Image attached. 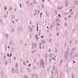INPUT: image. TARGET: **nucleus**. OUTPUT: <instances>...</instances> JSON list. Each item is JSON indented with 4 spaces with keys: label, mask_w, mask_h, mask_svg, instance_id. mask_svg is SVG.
<instances>
[{
    "label": "nucleus",
    "mask_w": 78,
    "mask_h": 78,
    "mask_svg": "<svg viewBox=\"0 0 78 78\" xmlns=\"http://www.w3.org/2000/svg\"><path fill=\"white\" fill-rule=\"evenodd\" d=\"M7 16H6V15L4 14L3 15V16L2 17V18H7Z\"/></svg>",
    "instance_id": "nucleus-12"
},
{
    "label": "nucleus",
    "mask_w": 78,
    "mask_h": 78,
    "mask_svg": "<svg viewBox=\"0 0 78 78\" xmlns=\"http://www.w3.org/2000/svg\"><path fill=\"white\" fill-rule=\"evenodd\" d=\"M53 56V54L52 53H50L49 54V57L50 58H51Z\"/></svg>",
    "instance_id": "nucleus-8"
},
{
    "label": "nucleus",
    "mask_w": 78,
    "mask_h": 78,
    "mask_svg": "<svg viewBox=\"0 0 78 78\" xmlns=\"http://www.w3.org/2000/svg\"><path fill=\"white\" fill-rule=\"evenodd\" d=\"M73 58H74V56L73 55L71 58V59H73Z\"/></svg>",
    "instance_id": "nucleus-38"
},
{
    "label": "nucleus",
    "mask_w": 78,
    "mask_h": 78,
    "mask_svg": "<svg viewBox=\"0 0 78 78\" xmlns=\"http://www.w3.org/2000/svg\"><path fill=\"white\" fill-rule=\"evenodd\" d=\"M16 70L17 73H19V72H18V69H17V68L16 69Z\"/></svg>",
    "instance_id": "nucleus-32"
},
{
    "label": "nucleus",
    "mask_w": 78,
    "mask_h": 78,
    "mask_svg": "<svg viewBox=\"0 0 78 78\" xmlns=\"http://www.w3.org/2000/svg\"><path fill=\"white\" fill-rule=\"evenodd\" d=\"M35 38H36V41H38V39H39V37L37 36V34H35Z\"/></svg>",
    "instance_id": "nucleus-7"
},
{
    "label": "nucleus",
    "mask_w": 78,
    "mask_h": 78,
    "mask_svg": "<svg viewBox=\"0 0 78 78\" xmlns=\"http://www.w3.org/2000/svg\"><path fill=\"white\" fill-rule=\"evenodd\" d=\"M73 52H71V54L70 55V57H71V56H72V55H73Z\"/></svg>",
    "instance_id": "nucleus-20"
},
{
    "label": "nucleus",
    "mask_w": 78,
    "mask_h": 78,
    "mask_svg": "<svg viewBox=\"0 0 78 78\" xmlns=\"http://www.w3.org/2000/svg\"><path fill=\"white\" fill-rule=\"evenodd\" d=\"M9 44L10 45H12V40H11L10 41Z\"/></svg>",
    "instance_id": "nucleus-13"
},
{
    "label": "nucleus",
    "mask_w": 78,
    "mask_h": 78,
    "mask_svg": "<svg viewBox=\"0 0 78 78\" xmlns=\"http://www.w3.org/2000/svg\"><path fill=\"white\" fill-rule=\"evenodd\" d=\"M36 51V50H34L32 51V53H34V52Z\"/></svg>",
    "instance_id": "nucleus-30"
},
{
    "label": "nucleus",
    "mask_w": 78,
    "mask_h": 78,
    "mask_svg": "<svg viewBox=\"0 0 78 78\" xmlns=\"http://www.w3.org/2000/svg\"><path fill=\"white\" fill-rule=\"evenodd\" d=\"M5 50H7V45H6V44H5Z\"/></svg>",
    "instance_id": "nucleus-10"
},
{
    "label": "nucleus",
    "mask_w": 78,
    "mask_h": 78,
    "mask_svg": "<svg viewBox=\"0 0 78 78\" xmlns=\"http://www.w3.org/2000/svg\"><path fill=\"white\" fill-rule=\"evenodd\" d=\"M64 20H67V17H65L64 18Z\"/></svg>",
    "instance_id": "nucleus-56"
},
{
    "label": "nucleus",
    "mask_w": 78,
    "mask_h": 78,
    "mask_svg": "<svg viewBox=\"0 0 78 78\" xmlns=\"http://www.w3.org/2000/svg\"><path fill=\"white\" fill-rule=\"evenodd\" d=\"M56 68V66H54L52 67V70H55V69Z\"/></svg>",
    "instance_id": "nucleus-19"
},
{
    "label": "nucleus",
    "mask_w": 78,
    "mask_h": 78,
    "mask_svg": "<svg viewBox=\"0 0 78 78\" xmlns=\"http://www.w3.org/2000/svg\"><path fill=\"white\" fill-rule=\"evenodd\" d=\"M12 51H15V49L14 47L12 48Z\"/></svg>",
    "instance_id": "nucleus-21"
},
{
    "label": "nucleus",
    "mask_w": 78,
    "mask_h": 78,
    "mask_svg": "<svg viewBox=\"0 0 78 78\" xmlns=\"http://www.w3.org/2000/svg\"><path fill=\"white\" fill-rule=\"evenodd\" d=\"M75 48H73L72 49V51H75Z\"/></svg>",
    "instance_id": "nucleus-24"
},
{
    "label": "nucleus",
    "mask_w": 78,
    "mask_h": 78,
    "mask_svg": "<svg viewBox=\"0 0 78 78\" xmlns=\"http://www.w3.org/2000/svg\"><path fill=\"white\" fill-rule=\"evenodd\" d=\"M36 78H38V74H37L36 75Z\"/></svg>",
    "instance_id": "nucleus-60"
},
{
    "label": "nucleus",
    "mask_w": 78,
    "mask_h": 78,
    "mask_svg": "<svg viewBox=\"0 0 78 78\" xmlns=\"http://www.w3.org/2000/svg\"><path fill=\"white\" fill-rule=\"evenodd\" d=\"M37 10H36L35 11V13H36V14H37Z\"/></svg>",
    "instance_id": "nucleus-64"
},
{
    "label": "nucleus",
    "mask_w": 78,
    "mask_h": 78,
    "mask_svg": "<svg viewBox=\"0 0 78 78\" xmlns=\"http://www.w3.org/2000/svg\"><path fill=\"white\" fill-rule=\"evenodd\" d=\"M11 70L12 73H15V72H16V70H15V69L14 68H12V69Z\"/></svg>",
    "instance_id": "nucleus-4"
},
{
    "label": "nucleus",
    "mask_w": 78,
    "mask_h": 78,
    "mask_svg": "<svg viewBox=\"0 0 78 78\" xmlns=\"http://www.w3.org/2000/svg\"><path fill=\"white\" fill-rule=\"evenodd\" d=\"M12 56V53H10L9 57L11 58Z\"/></svg>",
    "instance_id": "nucleus-36"
},
{
    "label": "nucleus",
    "mask_w": 78,
    "mask_h": 78,
    "mask_svg": "<svg viewBox=\"0 0 78 78\" xmlns=\"http://www.w3.org/2000/svg\"><path fill=\"white\" fill-rule=\"evenodd\" d=\"M33 3H34V4H36V1L35 0H34L33 1Z\"/></svg>",
    "instance_id": "nucleus-33"
},
{
    "label": "nucleus",
    "mask_w": 78,
    "mask_h": 78,
    "mask_svg": "<svg viewBox=\"0 0 78 78\" xmlns=\"http://www.w3.org/2000/svg\"><path fill=\"white\" fill-rule=\"evenodd\" d=\"M27 70L28 72H30V69H28Z\"/></svg>",
    "instance_id": "nucleus-43"
},
{
    "label": "nucleus",
    "mask_w": 78,
    "mask_h": 78,
    "mask_svg": "<svg viewBox=\"0 0 78 78\" xmlns=\"http://www.w3.org/2000/svg\"><path fill=\"white\" fill-rule=\"evenodd\" d=\"M4 60H5V59L6 58V55H4Z\"/></svg>",
    "instance_id": "nucleus-44"
},
{
    "label": "nucleus",
    "mask_w": 78,
    "mask_h": 78,
    "mask_svg": "<svg viewBox=\"0 0 78 78\" xmlns=\"http://www.w3.org/2000/svg\"><path fill=\"white\" fill-rule=\"evenodd\" d=\"M28 77L26 76H25L24 77V78H28Z\"/></svg>",
    "instance_id": "nucleus-54"
},
{
    "label": "nucleus",
    "mask_w": 78,
    "mask_h": 78,
    "mask_svg": "<svg viewBox=\"0 0 78 78\" xmlns=\"http://www.w3.org/2000/svg\"><path fill=\"white\" fill-rule=\"evenodd\" d=\"M67 34H68V33H67V31H66L65 32V35H66V36H67Z\"/></svg>",
    "instance_id": "nucleus-23"
},
{
    "label": "nucleus",
    "mask_w": 78,
    "mask_h": 78,
    "mask_svg": "<svg viewBox=\"0 0 78 78\" xmlns=\"http://www.w3.org/2000/svg\"><path fill=\"white\" fill-rule=\"evenodd\" d=\"M34 76H35V74H34L32 75V78H34Z\"/></svg>",
    "instance_id": "nucleus-27"
},
{
    "label": "nucleus",
    "mask_w": 78,
    "mask_h": 78,
    "mask_svg": "<svg viewBox=\"0 0 78 78\" xmlns=\"http://www.w3.org/2000/svg\"><path fill=\"white\" fill-rule=\"evenodd\" d=\"M72 17V16L69 15L68 16L69 19H70V17Z\"/></svg>",
    "instance_id": "nucleus-53"
},
{
    "label": "nucleus",
    "mask_w": 78,
    "mask_h": 78,
    "mask_svg": "<svg viewBox=\"0 0 78 78\" xmlns=\"http://www.w3.org/2000/svg\"><path fill=\"white\" fill-rule=\"evenodd\" d=\"M45 58H48V56H47V55L46 54H45Z\"/></svg>",
    "instance_id": "nucleus-35"
},
{
    "label": "nucleus",
    "mask_w": 78,
    "mask_h": 78,
    "mask_svg": "<svg viewBox=\"0 0 78 78\" xmlns=\"http://www.w3.org/2000/svg\"><path fill=\"white\" fill-rule=\"evenodd\" d=\"M59 19L58 18H56V22H59Z\"/></svg>",
    "instance_id": "nucleus-22"
},
{
    "label": "nucleus",
    "mask_w": 78,
    "mask_h": 78,
    "mask_svg": "<svg viewBox=\"0 0 78 78\" xmlns=\"http://www.w3.org/2000/svg\"><path fill=\"white\" fill-rule=\"evenodd\" d=\"M36 45H37V44H36V43H35L34 44V45L35 47H36Z\"/></svg>",
    "instance_id": "nucleus-62"
},
{
    "label": "nucleus",
    "mask_w": 78,
    "mask_h": 78,
    "mask_svg": "<svg viewBox=\"0 0 78 78\" xmlns=\"http://www.w3.org/2000/svg\"><path fill=\"white\" fill-rule=\"evenodd\" d=\"M69 14V13H66L65 12L63 13L64 16H66V15H67V14Z\"/></svg>",
    "instance_id": "nucleus-18"
},
{
    "label": "nucleus",
    "mask_w": 78,
    "mask_h": 78,
    "mask_svg": "<svg viewBox=\"0 0 78 78\" xmlns=\"http://www.w3.org/2000/svg\"><path fill=\"white\" fill-rule=\"evenodd\" d=\"M31 28V27L30 26H29L28 27V29L29 31H30V29Z\"/></svg>",
    "instance_id": "nucleus-29"
},
{
    "label": "nucleus",
    "mask_w": 78,
    "mask_h": 78,
    "mask_svg": "<svg viewBox=\"0 0 78 78\" xmlns=\"http://www.w3.org/2000/svg\"><path fill=\"white\" fill-rule=\"evenodd\" d=\"M11 18L12 20L14 19H15V16L14 15H12Z\"/></svg>",
    "instance_id": "nucleus-14"
},
{
    "label": "nucleus",
    "mask_w": 78,
    "mask_h": 78,
    "mask_svg": "<svg viewBox=\"0 0 78 78\" xmlns=\"http://www.w3.org/2000/svg\"><path fill=\"white\" fill-rule=\"evenodd\" d=\"M60 8V9H62L63 8V6H62V5H61V7Z\"/></svg>",
    "instance_id": "nucleus-49"
},
{
    "label": "nucleus",
    "mask_w": 78,
    "mask_h": 78,
    "mask_svg": "<svg viewBox=\"0 0 78 78\" xmlns=\"http://www.w3.org/2000/svg\"><path fill=\"white\" fill-rule=\"evenodd\" d=\"M6 6H5V8H4V9L5 10V11H6Z\"/></svg>",
    "instance_id": "nucleus-58"
},
{
    "label": "nucleus",
    "mask_w": 78,
    "mask_h": 78,
    "mask_svg": "<svg viewBox=\"0 0 78 78\" xmlns=\"http://www.w3.org/2000/svg\"><path fill=\"white\" fill-rule=\"evenodd\" d=\"M7 56L8 57H9V53H7Z\"/></svg>",
    "instance_id": "nucleus-52"
},
{
    "label": "nucleus",
    "mask_w": 78,
    "mask_h": 78,
    "mask_svg": "<svg viewBox=\"0 0 78 78\" xmlns=\"http://www.w3.org/2000/svg\"><path fill=\"white\" fill-rule=\"evenodd\" d=\"M44 40H42V41H41V44H44Z\"/></svg>",
    "instance_id": "nucleus-26"
},
{
    "label": "nucleus",
    "mask_w": 78,
    "mask_h": 78,
    "mask_svg": "<svg viewBox=\"0 0 78 78\" xmlns=\"http://www.w3.org/2000/svg\"><path fill=\"white\" fill-rule=\"evenodd\" d=\"M20 71L21 73H23V70H22V69H20Z\"/></svg>",
    "instance_id": "nucleus-31"
},
{
    "label": "nucleus",
    "mask_w": 78,
    "mask_h": 78,
    "mask_svg": "<svg viewBox=\"0 0 78 78\" xmlns=\"http://www.w3.org/2000/svg\"><path fill=\"white\" fill-rule=\"evenodd\" d=\"M8 62L9 64H11V58H9Z\"/></svg>",
    "instance_id": "nucleus-15"
},
{
    "label": "nucleus",
    "mask_w": 78,
    "mask_h": 78,
    "mask_svg": "<svg viewBox=\"0 0 78 78\" xmlns=\"http://www.w3.org/2000/svg\"><path fill=\"white\" fill-rule=\"evenodd\" d=\"M15 31V29H14V28L13 27L11 30V31L12 33H14V31Z\"/></svg>",
    "instance_id": "nucleus-5"
},
{
    "label": "nucleus",
    "mask_w": 78,
    "mask_h": 78,
    "mask_svg": "<svg viewBox=\"0 0 78 78\" xmlns=\"http://www.w3.org/2000/svg\"><path fill=\"white\" fill-rule=\"evenodd\" d=\"M53 25H55V20H53Z\"/></svg>",
    "instance_id": "nucleus-39"
},
{
    "label": "nucleus",
    "mask_w": 78,
    "mask_h": 78,
    "mask_svg": "<svg viewBox=\"0 0 78 78\" xmlns=\"http://www.w3.org/2000/svg\"><path fill=\"white\" fill-rule=\"evenodd\" d=\"M36 59L35 58L34 59V64H36Z\"/></svg>",
    "instance_id": "nucleus-34"
},
{
    "label": "nucleus",
    "mask_w": 78,
    "mask_h": 78,
    "mask_svg": "<svg viewBox=\"0 0 78 78\" xmlns=\"http://www.w3.org/2000/svg\"><path fill=\"white\" fill-rule=\"evenodd\" d=\"M20 42H21V44H23V42L22 40H20Z\"/></svg>",
    "instance_id": "nucleus-40"
},
{
    "label": "nucleus",
    "mask_w": 78,
    "mask_h": 78,
    "mask_svg": "<svg viewBox=\"0 0 78 78\" xmlns=\"http://www.w3.org/2000/svg\"><path fill=\"white\" fill-rule=\"evenodd\" d=\"M58 9H59V10H61V9L60 7H58Z\"/></svg>",
    "instance_id": "nucleus-50"
},
{
    "label": "nucleus",
    "mask_w": 78,
    "mask_h": 78,
    "mask_svg": "<svg viewBox=\"0 0 78 78\" xmlns=\"http://www.w3.org/2000/svg\"><path fill=\"white\" fill-rule=\"evenodd\" d=\"M5 65H7V64H8V62H5Z\"/></svg>",
    "instance_id": "nucleus-42"
},
{
    "label": "nucleus",
    "mask_w": 78,
    "mask_h": 78,
    "mask_svg": "<svg viewBox=\"0 0 78 78\" xmlns=\"http://www.w3.org/2000/svg\"><path fill=\"white\" fill-rule=\"evenodd\" d=\"M66 72H67V73H69V70H68V69H67L66 70Z\"/></svg>",
    "instance_id": "nucleus-51"
},
{
    "label": "nucleus",
    "mask_w": 78,
    "mask_h": 78,
    "mask_svg": "<svg viewBox=\"0 0 78 78\" xmlns=\"http://www.w3.org/2000/svg\"><path fill=\"white\" fill-rule=\"evenodd\" d=\"M23 65H24V66H25L26 65V64H25V62H23Z\"/></svg>",
    "instance_id": "nucleus-63"
},
{
    "label": "nucleus",
    "mask_w": 78,
    "mask_h": 78,
    "mask_svg": "<svg viewBox=\"0 0 78 78\" xmlns=\"http://www.w3.org/2000/svg\"><path fill=\"white\" fill-rule=\"evenodd\" d=\"M75 3L76 5H78V2L77 1H76L75 2Z\"/></svg>",
    "instance_id": "nucleus-17"
},
{
    "label": "nucleus",
    "mask_w": 78,
    "mask_h": 78,
    "mask_svg": "<svg viewBox=\"0 0 78 78\" xmlns=\"http://www.w3.org/2000/svg\"><path fill=\"white\" fill-rule=\"evenodd\" d=\"M37 66L38 67H39V62H37Z\"/></svg>",
    "instance_id": "nucleus-55"
},
{
    "label": "nucleus",
    "mask_w": 78,
    "mask_h": 78,
    "mask_svg": "<svg viewBox=\"0 0 78 78\" xmlns=\"http://www.w3.org/2000/svg\"><path fill=\"white\" fill-rule=\"evenodd\" d=\"M55 52L57 53V48H55Z\"/></svg>",
    "instance_id": "nucleus-57"
},
{
    "label": "nucleus",
    "mask_w": 78,
    "mask_h": 78,
    "mask_svg": "<svg viewBox=\"0 0 78 78\" xmlns=\"http://www.w3.org/2000/svg\"><path fill=\"white\" fill-rule=\"evenodd\" d=\"M16 10H17V9H16V8H15V9L14 10L15 12H16Z\"/></svg>",
    "instance_id": "nucleus-61"
},
{
    "label": "nucleus",
    "mask_w": 78,
    "mask_h": 78,
    "mask_svg": "<svg viewBox=\"0 0 78 78\" xmlns=\"http://www.w3.org/2000/svg\"><path fill=\"white\" fill-rule=\"evenodd\" d=\"M78 54H74V56H75V57H78Z\"/></svg>",
    "instance_id": "nucleus-25"
},
{
    "label": "nucleus",
    "mask_w": 78,
    "mask_h": 78,
    "mask_svg": "<svg viewBox=\"0 0 78 78\" xmlns=\"http://www.w3.org/2000/svg\"><path fill=\"white\" fill-rule=\"evenodd\" d=\"M62 72H61L60 74V78H61V76H62Z\"/></svg>",
    "instance_id": "nucleus-16"
},
{
    "label": "nucleus",
    "mask_w": 78,
    "mask_h": 78,
    "mask_svg": "<svg viewBox=\"0 0 78 78\" xmlns=\"http://www.w3.org/2000/svg\"><path fill=\"white\" fill-rule=\"evenodd\" d=\"M5 36L6 37L7 39L8 38V37H9V36H8V34H5Z\"/></svg>",
    "instance_id": "nucleus-11"
},
{
    "label": "nucleus",
    "mask_w": 78,
    "mask_h": 78,
    "mask_svg": "<svg viewBox=\"0 0 78 78\" xmlns=\"http://www.w3.org/2000/svg\"><path fill=\"white\" fill-rule=\"evenodd\" d=\"M1 75L2 78H3L4 77V74L3 73L2 71H1Z\"/></svg>",
    "instance_id": "nucleus-6"
},
{
    "label": "nucleus",
    "mask_w": 78,
    "mask_h": 78,
    "mask_svg": "<svg viewBox=\"0 0 78 78\" xmlns=\"http://www.w3.org/2000/svg\"><path fill=\"white\" fill-rule=\"evenodd\" d=\"M69 48H68L67 51H65V60H67V58L69 56Z\"/></svg>",
    "instance_id": "nucleus-1"
},
{
    "label": "nucleus",
    "mask_w": 78,
    "mask_h": 78,
    "mask_svg": "<svg viewBox=\"0 0 78 78\" xmlns=\"http://www.w3.org/2000/svg\"><path fill=\"white\" fill-rule=\"evenodd\" d=\"M23 27V26L21 25L20 26L18 27V33H19L20 31H22V28Z\"/></svg>",
    "instance_id": "nucleus-3"
},
{
    "label": "nucleus",
    "mask_w": 78,
    "mask_h": 78,
    "mask_svg": "<svg viewBox=\"0 0 78 78\" xmlns=\"http://www.w3.org/2000/svg\"><path fill=\"white\" fill-rule=\"evenodd\" d=\"M31 66V64L30 63L29 65H28V67H30V66Z\"/></svg>",
    "instance_id": "nucleus-48"
},
{
    "label": "nucleus",
    "mask_w": 78,
    "mask_h": 78,
    "mask_svg": "<svg viewBox=\"0 0 78 78\" xmlns=\"http://www.w3.org/2000/svg\"><path fill=\"white\" fill-rule=\"evenodd\" d=\"M58 17H61V15H60V14H58Z\"/></svg>",
    "instance_id": "nucleus-59"
},
{
    "label": "nucleus",
    "mask_w": 78,
    "mask_h": 78,
    "mask_svg": "<svg viewBox=\"0 0 78 78\" xmlns=\"http://www.w3.org/2000/svg\"><path fill=\"white\" fill-rule=\"evenodd\" d=\"M0 22L2 23V24H3V23L2 22V20L0 19Z\"/></svg>",
    "instance_id": "nucleus-47"
},
{
    "label": "nucleus",
    "mask_w": 78,
    "mask_h": 78,
    "mask_svg": "<svg viewBox=\"0 0 78 78\" xmlns=\"http://www.w3.org/2000/svg\"><path fill=\"white\" fill-rule=\"evenodd\" d=\"M40 67L41 68L42 67L43 69H44L45 67V65H44V63L43 62V60H40Z\"/></svg>",
    "instance_id": "nucleus-2"
},
{
    "label": "nucleus",
    "mask_w": 78,
    "mask_h": 78,
    "mask_svg": "<svg viewBox=\"0 0 78 78\" xmlns=\"http://www.w3.org/2000/svg\"><path fill=\"white\" fill-rule=\"evenodd\" d=\"M41 7H42V8L43 9H44V6L43 4L41 5Z\"/></svg>",
    "instance_id": "nucleus-37"
},
{
    "label": "nucleus",
    "mask_w": 78,
    "mask_h": 78,
    "mask_svg": "<svg viewBox=\"0 0 78 78\" xmlns=\"http://www.w3.org/2000/svg\"><path fill=\"white\" fill-rule=\"evenodd\" d=\"M67 23H65V27H67Z\"/></svg>",
    "instance_id": "nucleus-46"
},
{
    "label": "nucleus",
    "mask_w": 78,
    "mask_h": 78,
    "mask_svg": "<svg viewBox=\"0 0 78 78\" xmlns=\"http://www.w3.org/2000/svg\"><path fill=\"white\" fill-rule=\"evenodd\" d=\"M32 30H33V28H31L30 29V31L31 32L32 31Z\"/></svg>",
    "instance_id": "nucleus-41"
},
{
    "label": "nucleus",
    "mask_w": 78,
    "mask_h": 78,
    "mask_svg": "<svg viewBox=\"0 0 78 78\" xmlns=\"http://www.w3.org/2000/svg\"><path fill=\"white\" fill-rule=\"evenodd\" d=\"M16 65H15V66L16 68H17V67H18V63H16Z\"/></svg>",
    "instance_id": "nucleus-28"
},
{
    "label": "nucleus",
    "mask_w": 78,
    "mask_h": 78,
    "mask_svg": "<svg viewBox=\"0 0 78 78\" xmlns=\"http://www.w3.org/2000/svg\"><path fill=\"white\" fill-rule=\"evenodd\" d=\"M46 15L47 17H48L49 16V13L48 12L46 11Z\"/></svg>",
    "instance_id": "nucleus-9"
},
{
    "label": "nucleus",
    "mask_w": 78,
    "mask_h": 78,
    "mask_svg": "<svg viewBox=\"0 0 78 78\" xmlns=\"http://www.w3.org/2000/svg\"><path fill=\"white\" fill-rule=\"evenodd\" d=\"M49 42L50 43L51 42V39H49Z\"/></svg>",
    "instance_id": "nucleus-45"
}]
</instances>
